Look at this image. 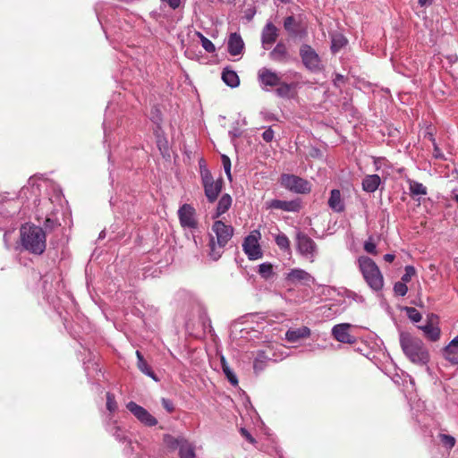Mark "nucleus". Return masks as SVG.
<instances>
[{
	"instance_id": "obj_1",
	"label": "nucleus",
	"mask_w": 458,
	"mask_h": 458,
	"mask_svg": "<svg viewBox=\"0 0 458 458\" xmlns=\"http://www.w3.org/2000/svg\"><path fill=\"white\" fill-rule=\"evenodd\" d=\"M400 345L411 363L420 367L428 365L430 355L428 348L420 338L409 333L402 332L400 334Z\"/></svg>"
},
{
	"instance_id": "obj_2",
	"label": "nucleus",
	"mask_w": 458,
	"mask_h": 458,
	"mask_svg": "<svg viewBox=\"0 0 458 458\" xmlns=\"http://www.w3.org/2000/svg\"><path fill=\"white\" fill-rule=\"evenodd\" d=\"M212 233L208 242V256L214 261L218 260L224 253V249L233 235V228L221 220H216L212 225Z\"/></svg>"
},
{
	"instance_id": "obj_3",
	"label": "nucleus",
	"mask_w": 458,
	"mask_h": 458,
	"mask_svg": "<svg viewBox=\"0 0 458 458\" xmlns=\"http://www.w3.org/2000/svg\"><path fill=\"white\" fill-rule=\"evenodd\" d=\"M21 241L28 251L40 255L46 250V233L44 230L34 225H25L21 228Z\"/></svg>"
},
{
	"instance_id": "obj_4",
	"label": "nucleus",
	"mask_w": 458,
	"mask_h": 458,
	"mask_svg": "<svg viewBox=\"0 0 458 458\" xmlns=\"http://www.w3.org/2000/svg\"><path fill=\"white\" fill-rule=\"evenodd\" d=\"M360 271L368 285L376 292L384 286V277L377 264L369 257L361 256L358 259Z\"/></svg>"
},
{
	"instance_id": "obj_5",
	"label": "nucleus",
	"mask_w": 458,
	"mask_h": 458,
	"mask_svg": "<svg viewBox=\"0 0 458 458\" xmlns=\"http://www.w3.org/2000/svg\"><path fill=\"white\" fill-rule=\"evenodd\" d=\"M164 444L170 451L178 450L180 458H196L195 445L183 436L164 435Z\"/></svg>"
},
{
	"instance_id": "obj_6",
	"label": "nucleus",
	"mask_w": 458,
	"mask_h": 458,
	"mask_svg": "<svg viewBox=\"0 0 458 458\" xmlns=\"http://www.w3.org/2000/svg\"><path fill=\"white\" fill-rule=\"evenodd\" d=\"M280 183L286 190L297 194H307L311 191V184L309 181L294 174H282Z\"/></svg>"
},
{
	"instance_id": "obj_7",
	"label": "nucleus",
	"mask_w": 458,
	"mask_h": 458,
	"mask_svg": "<svg viewBox=\"0 0 458 458\" xmlns=\"http://www.w3.org/2000/svg\"><path fill=\"white\" fill-rule=\"evenodd\" d=\"M201 182L208 200L211 203L215 202L222 191L223 179L214 180L210 171L204 170L202 172Z\"/></svg>"
},
{
	"instance_id": "obj_8",
	"label": "nucleus",
	"mask_w": 458,
	"mask_h": 458,
	"mask_svg": "<svg viewBox=\"0 0 458 458\" xmlns=\"http://www.w3.org/2000/svg\"><path fill=\"white\" fill-rule=\"evenodd\" d=\"M260 237L259 231L254 230L243 241L242 249L250 260H256L263 256L259 245Z\"/></svg>"
},
{
	"instance_id": "obj_9",
	"label": "nucleus",
	"mask_w": 458,
	"mask_h": 458,
	"mask_svg": "<svg viewBox=\"0 0 458 458\" xmlns=\"http://www.w3.org/2000/svg\"><path fill=\"white\" fill-rule=\"evenodd\" d=\"M300 56L303 65L310 72H318L322 68L318 54L310 45L303 44L300 48Z\"/></svg>"
},
{
	"instance_id": "obj_10",
	"label": "nucleus",
	"mask_w": 458,
	"mask_h": 458,
	"mask_svg": "<svg viewBox=\"0 0 458 458\" xmlns=\"http://www.w3.org/2000/svg\"><path fill=\"white\" fill-rule=\"evenodd\" d=\"M297 249L301 255L310 262L315 260L318 254L317 244L308 235L301 233L297 234Z\"/></svg>"
},
{
	"instance_id": "obj_11",
	"label": "nucleus",
	"mask_w": 458,
	"mask_h": 458,
	"mask_svg": "<svg viewBox=\"0 0 458 458\" xmlns=\"http://www.w3.org/2000/svg\"><path fill=\"white\" fill-rule=\"evenodd\" d=\"M126 408L143 425L153 427L157 424V420L152 416L144 407L137 404L135 402H129L126 404Z\"/></svg>"
},
{
	"instance_id": "obj_12",
	"label": "nucleus",
	"mask_w": 458,
	"mask_h": 458,
	"mask_svg": "<svg viewBox=\"0 0 458 458\" xmlns=\"http://www.w3.org/2000/svg\"><path fill=\"white\" fill-rule=\"evenodd\" d=\"M178 217L183 228L195 229L198 226L195 208L190 204H183L178 210Z\"/></svg>"
},
{
	"instance_id": "obj_13",
	"label": "nucleus",
	"mask_w": 458,
	"mask_h": 458,
	"mask_svg": "<svg viewBox=\"0 0 458 458\" xmlns=\"http://www.w3.org/2000/svg\"><path fill=\"white\" fill-rule=\"evenodd\" d=\"M352 326L347 323L338 324L333 327L332 335L335 339L344 344H354L356 337L349 333V329Z\"/></svg>"
},
{
	"instance_id": "obj_14",
	"label": "nucleus",
	"mask_w": 458,
	"mask_h": 458,
	"mask_svg": "<svg viewBox=\"0 0 458 458\" xmlns=\"http://www.w3.org/2000/svg\"><path fill=\"white\" fill-rule=\"evenodd\" d=\"M267 208L280 209L286 212H298L301 209V202L295 200L271 199L266 202Z\"/></svg>"
},
{
	"instance_id": "obj_15",
	"label": "nucleus",
	"mask_w": 458,
	"mask_h": 458,
	"mask_svg": "<svg viewBox=\"0 0 458 458\" xmlns=\"http://www.w3.org/2000/svg\"><path fill=\"white\" fill-rule=\"evenodd\" d=\"M286 280L291 284H302L304 285H310L314 283V277L307 271L301 268H293L289 271L286 276Z\"/></svg>"
},
{
	"instance_id": "obj_16",
	"label": "nucleus",
	"mask_w": 458,
	"mask_h": 458,
	"mask_svg": "<svg viewBox=\"0 0 458 458\" xmlns=\"http://www.w3.org/2000/svg\"><path fill=\"white\" fill-rule=\"evenodd\" d=\"M259 81L265 87H275L280 84V76L267 68H262L259 71Z\"/></svg>"
},
{
	"instance_id": "obj_17",
	"label": "nucleus",
	"mask_w": 458,
	"mask_h": 458,
	"mask_svg": "<svg viewBox=\"0 0 458 458\" xmlns=\"http://www.w3.org/2000/svg\"><path fill=\"white\" fill-rule=\"evenodd\" d=\"M442 355L451 364H458V335L443 349Z\"/></svg>"
},
{
	"instance_id": "obj_18",
	"label": "nucleus",
	"mask_w": 458,
	"mask_h": 458,
	"mask_svg": "<svg viewBox=\"0 0 458 458\" xmlns=\"http://www.w3.org/2000/svg\"><path fill=\"white\" fill-rule=\"evenodd\" d=\"M311 331L308 327H301L298 328H289L285 332V340L289 343H297L301 339L310 337Z\"/></svg>"
},
{
	"instance_id": "obj_19",
	"label": "nucleus",
	"mask_w": 458,
	"mask_h": 458,
	"mask_svg": "<svg viewBox=\"0 0 458 458\" xmlns=\"http://www.w3.org/2000/svg\"><path fill=\"white\" fill-rule=\"evenodd\" d=\"M277 37L278 33L276 27L272 22L267 23L261 34L263 47L267 49L268 45L276 42Z\"/></svg>"
},
{
	"instance_id": "obj_20",
	"label": "nucleus",
	"mask_w": 458,
	"mask_h": 458,
	"mask_svg": "<svg viewBox=\"0 0 458 458\" xmlns=\"http://www.w3.org/2000/svg\"><path fill=\"white\" fill-rule=\"evenodd\" d=\"M244 42L238 33H232L227 42V50L231 55H238L242 53Z\"/></svg>"
},
{
	"instance_id": "obj_21",
	"label": "nucleus",
	"mask_w": 458,
	"mask_h": 458,
	"mask_svg": "<svg viewBox=\"0 0 458 458\" xmlns=\"http://www.w3.org/2000/svg\"><path fill=\"white\" fill-rule=\"evenodd\" d=\"M433 317L434 315H431V318ZM418 327L423 332L425 337L431 342H437L440 338L441 330L437 326L433 324L432 318L425 325L419 326Z\"/></svg>"
},
{
	"instance_id": "obj_22",
	"label": "nucleus",
	"mask_w": 458,
	"mask_h": 458,
	"mask_svg": "<svg viewBox=\"0 0 458 458\" xmlns=\"http://www.w3.org/2000/svg\"><path fill=\"white\" fill-rule=\"evenodd\" d=\"M328 206L337 213L343 212L344 210V203L342 199L341 192L339 190L334 189L331 191L328 199Z\"/></svg>"
},
{
	"instance_id": "obj_23",
	"label": "nucleus",
	"mask_w": 458,
	"mask_h": 458,
	"mask_svg": "<svg viewBox=\"0 0 458 458\" xmlns=\"http://www.w3.org/2000/svg\"><path fill=\"white\" fill-rule=\"evenodd\" d=\"M114 12V9L112 7H110V6H108L106 8V13H106V11H104L102 9V5L101 4H98L96 7V13H97L98 21L101 24V26L103 27L105 31H106V26L107 24H109V23H112L113 13Z\"/></svg>"
},
{
	"instance_id": "obj_24",
	"label": "nucleus",
	"mask_w": 458,
	"mask_h": 458,
	"mask_svg": "<svg viewBox=\"0 0 458 458\" xmlns=\"http://www.w3.org/2000/svg\"><path fill=\"white\" fill-rule=\"evenodd\" d=\"M136 356H137L138 369L146 376L151 377L155 381H158V378L157 377L156 374L151 369L150 366L145 360L142 353L140 351H136Z\"/></svg>"
},
{
	"instance_id": "obj_25",
	"label": "nucleus",
	"mask_w": 458,
	"mask_h": 458,
	"mask_svg": "<svg viewBox=\"0 0 458 458\" xmlns=\"http://www.w3.org/2000/svg\"><path fill=\"white\" fill-rule=\"evenodd\" d=\"M381 179L377 174L367 175L362 181V189L366 192H374L377 190Z\"/></svg>"
},
{
	"instance_id": "obj_26",
	"label": "nucleus",
	"mask_w": 458,
	"mask_h": 458,
	"mask_svg": "<svg viewBox=\"0 0 458 458\" xmlns=\"http://www.w3.org/2000/svg\"><path fill=\"white\" fill-rule=\"evenodd\" d=\"M222 80L231 88H236L240 84V79L236 72L228 67L224 68L222 72Z\"/></svg>"
},
{
	"instance_id": "obj_27",
	"label": "nucleus",
	"mask_w": 458,
	"mask_h": 458,
	"mask_svg": "<svg viewBox=\"0 0 458 458\" xmlns=\"http://www.w3.org/2000/svg\"><path fill=\"white\" fill-rule=\"evenodd\" d=\"M232 198L229 194L225 193L222 195L220 198L215 215L213 216V218H217L223 214H225L231 207L232 205Z\"/></svg>"
},
{
	"instance_id": "obj_28",
	"label": "nucleus",
	"mask_w": 458,
	"mask_h": 458,
	"mask_svg": "<svg viewBox=\"0 0 458 458\" xmlns=\"http://www.w3.org/2000/svg\"><path fill=\"white\" fill-rule=\"evenodd\" d=\"M269 56L274 61H284L288 56L286 46L283 42L277 43L274 49L269 53Z\"/></svg>"
},
{
	"instance_id": "obj_29",
	"label": "nucleus",
	"mask_w": 458,
	"mask_h": 458,
	"mask_svg": "<svg viewBox=\"0 0 458 458\" xmlns=\"http://www.w3.org/2000/svg\"><path fill=\"white\" fill-rule=\"evenodd\" d=\"M270 358L266 354L264 351H259L253 362V369L256 373H259L267 366V362Z\"/></svg>"
},
{
	"instance_id": "obj_30",
	"label": "nucleus",
	"mask_w": 458,
	"mask_h": 458,
	"mask_svg": "<svg viewBox=\"0 0 458 458\" xmlns=\"http://www.w3.org/2000/svg\"><path fill=\"white\" fill-rule=\"evenodd\" d=\"M347 44L345 37L340 33L332 35L331 37V50L333 53L338 52Z\"/></svg>"
},
{
	"instance_id": "obj_31",
	"label": "nucleus",
	"mask_w": 458,
	"mask_h": 458,
	"mask_svg": "<svg viewBox=\"0 0 458 458\" xmlns=\"http://www.w3.org/2000/svg\"><path fill=\"white\" fill-rule=\"evenodd\" d=\"M300 23L296 21L293 16H288L284 19V28L291 35L296 36L299 31Z\"/></svg>"
},
{
	"instance_id": "obj_32",
	"label": "nucleus",
	"mask_w": 458,
	"mask_h": 458,
	"mask_svg": "<svg viewBox=\"0 0 458 458\" xmlns=\"http://www.w3.org/2000/svg\"><path fill=\"white\" fill-rule=\"evenodd\" d=\"M258 273L265 280L271 279L275 275L273 265L268 262L260 264L258 268Z\"/></svg>"
},
{
	"instance_id": "obj_33",
	"label": "nucleus",
	"mask_w": 458,
	"mask_h": 458,
	"mask_svg": "<svg viewBox=\"0 0 458 458\" xmlns=\"http://www.w3.org/2000/svg\"><path fill=\"white\" fill-rule=\"evenodd\" d=\"M409 190H410L411 195H412V196L427 195V193H428L426 186H424L422 183L413 181V180L409 181Z\"/></svg>"
},
{
	"instance_id": "obj_34",
	"label": "nucleus",
	"mask_w": 458,
	"mask_h": 458,
	"mask_svg": "<svg viewBox=\"0 0 458 458\" xmlns=\"http://www.w3.org/2000/svg\"><path fill=\"white\" fill-rule=\"evenodd\" d=\"M278 88L276 89V94L281 98H290L292 97V92L295 87L293 83H286V82H281L277 85Z\"/></svg>"
},
{
	"instance_id": "obj_35",
	"label": "nucleus",
	"mask_w": 458,
	"mask_h": 458,
	"mask_svg": "<svg viewBox=\"0 0 458 458\" xmlns=\"http://www.w3.org/2000/svg\"><path fill=\"white\" fill-rule=\"evenodd\" d=\"M221 364H222V369H223V371L226 377V378L228 379V381L233 385V386H236L238 384V379H237V377L235 376V374L232 371V369H230V367L228 366V364L226 363L225 361V359L224 357L221 358Z\"/></svg>"
},
{
	"instance_id": "obj_36",
	"label": "nucleus",
	"mask_w": 458,
	"mask_h": 458,
	"mask_svg": "<svg viewBox=\"0 0 458 458\" xmlns=\"http://www.w3.org/2000/svg\"><path fill=\"white\" fill-rule=\"evenodd\" d=\"M276 245L283 250H290V241L284 233H278L275 238Z\"/></svg>"
},
{
	"instance_id": "obj_37",
	"label": "nucleus",
	"mask_w": 458,
	"mask_h": 458,
	"mask_svg": "<svg viewBox=\"0 0 458 458\" xmlns=\"http://www.w3.org/2000/svg\"><path fill=\"white\" fill-rule=\"evenodd\" d=\"M404 310L411 321L417 323L421 320V314L417 309L413 307H405Z\"/></svg>"
},
{
	"instance_id": "obj_38",
	"label": "nucleus",
	"mask_w": 458,
	"mask_h": 458,
	"mask_svg": "<svg viewBox=\"0 0 458 458\" xmlns=\"http://www.w3.org/2000/svg\"><path fill=\"white\" fill-rule=\"evenodd\" d=\"M416 275V269L413 266H406L404 268V274L401 277L402 283L408 284L411 278Z\"/></svg>"
},
{
	"instance_id": "obj_39",
	"label": "nucleus",
	"mask_w": 458,
	"mask_h": 458,
	"mask_svg": "<svg viewBox=\"0 0 458 458\" xmlns=\"http://www.w3.org/2000/svg\"><path fill=\"white\" fill-rule=\"evenodd\" d=\"M439 439L446 449H452L455 445V438L446 434H439Z\"/></svg>"
},
{
	"instance_id": "obj_40",
	"label": "nucleus",
	"mask_w": 458,
	"mask_h": 458,
	"mask_svg": "<svg viewBox=\"0 0 458 458\" xmlns=\"http://www.w3.org/2000/svg\"><path fill=\"white\" fill-rule=\"evenodd\" d=\"M200 40H201V46L202 47L208 52V53H214L216 51L215 45L205 36H203L201 33H198Z\"/></svg>"
},
{
	"instance_id": "obj_41",
	"label": "nucleus",
	"mask_w": 458,
	"mask_h": 458,
	"mask_svg": "<svg viewBox=\"0 0 458 458\" xmlns=\"http://www.w3.org/2000/svg\"><path fill=\"white\" fill-rule=\"evenodd\" d=\"M394 294L397 296H405L408 292V287L406 284L402 282H396L394 285Z\"/></svg>"
},
{
	"instance_id": "obj_42",
	"label": "nucleus",
	"mask_w": 458,
	"mask_h": 458,
	"mask_svg": "<svg viewBox=\"0 0 458 458\" xmlns=\"http://www.w3.org/2000/svg\"><path fill=\"white\" fill-rule=\"evenodd\" d=\"M106 409L110 412H114L117 409V403L115 401L114 395L111 393H106Z\"/></svg>"
},
{
	"instance_id": "obj_43",
	"label": "nucleus",
	"mask_w": 458,
	"mask_h": 458,
	"mask_svg": "<svg viewBox=\"0 0 458 458\" xmlns=\"http://www.w3.org/2000/svg\"><path fill=\"white\" fill-rule=\"evenodd\" d=\"M222 164L225 169V172L228 177L229 180L232 179L231 175V160L226 155H222L221 157Z\"/></svg>"
},
{
	"instance_id": "obj_44",
	"label": "nucleus",
	"mask_w": 458,
	"mask_h": 458,
	"mask_svg": "<svg viewBox=\"0 0 458 458\" xmlns=\"http://www.w3.org/2000/svg\"><path fill=\"white\" fill-rule=\"evenodd\" d=\"M364 250L368 253L377 254V246L372 242L371 237L368 241L365 242V243H364Z\"/></svg>"
},
{
	"instance_id": "obj_45",
	"label": "nucleus",
	"mask_w": 458,
	"mask_h": 458,
	"mask_svg": "<svg viewBox=\"0 0 458 458\" xmlns=\"http://www.w3.org/2000/svg\"><path fill=\"white\" fill-rule=\"evenodd\" d=\"M113 436L120 442L126 440L125 432L119 427H114Z\"/></svg>"
},
{
	"instance_id": "obj_46",
	"label": "nucleus",
	"mask_w": 458,
	"mask_h": 458,
	"mask_svg": "<svg viewBox=\"0 0 458 458\" xmlns=\"http://www.w3.org/2000/svg\"><path fill=\"white\" fill-rule=\"evenodd\" d=\"M275 132L271 127L267 128L262 133V139L266 142H271L274 139Z\"/></svg>"
},
{
	"instance_id": "obj_47",
	"label": "nucleus",
	"mask_w": 458,
	"mask_h": 458,
	"mask_svg": "<svg viewBox=\"0 0 458 458\" xmlns=\"http://www.w3.org/2000/svg\"><path fill=\"white\" fill-rule=\"evenodd\" d=\"M434 150H433V157L437 159H442L444 158V154L441 151V149L438 148L437 144L436 143L435 139H432Z\"/></svg>"
},
{
	"instance_id": "obj_48",
	"label": "nucleus",
	"mask_w": 458,
	"mask_h": 458,
	"mask_svg": "<svg viewBox=\"0 0 458 458\" xmlns=\"http://www.w3.org/2000/svg\"><path fill=\"white\" fill-rule=\"evenodd\" d=\"M162 3L166 4L170 8L175 10L181 4V0H160Z\"/></svg>"
},
{
	"instance_id": "obj_49",
	"label": "nucleus",
	"mask_w": 458,
	"mask_h": 458,
	"mask_svg": "<svg viewBox=\"0 0 458 458\" xmlns=\"http://www.w3.org/2000/svg\"><path fill=\"white\" fill-rule=\"evenodd\" d=\"M162 405L168 412H172L174 411V404L168 399L162 398Z\"/></svg>"
},
{
	"instance_id": "obj_50",
	"label": "nucleus",
	"mask_w": 458,
	"mask_h": 458,
	"mask_svg": "<svg viewBox=\"0 0 458 458\" xmlns=\"http://www.w3.org/2000/svg\"><path fill=\"white\" fill-rule=\"evenodd\" d=\"M103 127H104V134H105V141H108L109 139H110V127L108 126L107 124V120L105 119L104 123H103Z\"/></svg>"
},
{
	"instance_id": "obj_51",
	"label": "nucleus",
	"mask_w": 458,
	"mask_h": 458,
	"mask_svg": "<svg viewBox=\"0 0 458 458\" xmlns=\"http://www.w3.org/2000/svg\"><path fill=\"white\" fill-rule=\"evenodd\" d=\"M241 433H242V436L246 438V440H248L250 443H254L255 442V439L251 437V435L249 433L248 430H246L245 428H241Z\"/></svg>"
},
{
	"instance_id": "obj_52",
	"label": "nucleus",
	"mask_w": 458,
	"mask_h": 458,
	"mask_svg": "<svg viewBox=\"0 0 458 458\" xmlns=\"http://www.w3.org/2000/svg\"><path fill=\"white\" fill-rule=\"evenodd\" d=\"M199 170H200V177L202 178V172L204 170H208V169L206 166V162L204 159H200L199 162Z\"/></svg>"
},
{
	"instance_id": "obj_53",
	"label": "nucleus",
	"mask_w": 458,
	"mask_h": 458,
	"mask_svg": "<svg viewBox=\"0 0 458 458\" xmlns=\"http://www.w3.org/2000/svg\"><path fill=\"white\" fill-rule=\"evenodd\" d=\"M394 258H395V256L391 253H387V254L384 255V260L388 263L393 262L394 260Z\"/></svg>"
},
{
	"instance_id": "obj_54",
	"label": "nucleus",
	"mask_w": 458,
	"mask_h": 458,
	"mask_svg": "<svg viewBox=\"0 0 458 458\" xmlns=\"http://www.w3.org/2000/svg\"><path fill=\"white\" fill-rule=\"evenodd\" d=\"M433 3V0H418V4L423 7L427 5H431Z\"/></svg>"
},
{
	"instance_id": "obj_55",
	"label": "nucleus",
	"mask_w": 458,
	"mask_h": 458,
	"mask_svg": "<svg viewBox=\"0 0 458 458\" xmlns=\"http://www.w3.org/2000/svg\"><path fill=\"white\" fill-rule=\"evenodd\" d=\"M157 145H158L160 150H162L163 148H167V142L165 140L163 143V141L161 140H158Z\"/></svg>"
},
{
	"instance_id": "obj_56",
	"label": "nucleus",
	"mask_w": 458,
	"mask_h": 458,
	"mask_svg": "<svg viewBox=\"0 0 458 458\" xmlns=\"http://www.w3.org/2000/svg\"><path fill=\"white\" fill-rule=\"evenodd\" d=\"M230 134L233 136V138H236L241 135V132L238 130H235L233 131H230Z\"/></svg>"
},
{
	"instance_id": "obj_57",
	"label": "nucleus",
	"mask_w": 458,
	"mask_h": 458,
	"mask_svg": "<svg viewBox=\"0 0 458 458\" xmlns=\"http://www.w3.org/2000/svg\"><path fill=\"white\" fill-rule=\"evenodd\" d=\"M343 80H344V76L343 75H340V74L336 75V81H343Z\"/></svg>"
},
{
	"instance_id": "obj_58",
	"label": "nucleus",
	"mask_w": 458,
	"mask_h": 458,
	"mask_svg": "<svg viewBox=\"0 0 458 458\" xmlns=\"http://www.w3.org/2000/svg\"><path fill=\"white\" fill-rule=\"evenodd\" d=\"M281 3L283 4H288L290 3L292 0H279Z\"/></svg>"
},
{
	"instance_id": "obj_59",
	"label": "nucleus",
	"mask_w": 458,
	"mask_h": 458,
	"mask_svg": "<svg viewBox=\"0 0 458 458\" xmlns=\"http://www.w3.org/2000/svg\"><path fill=\"white\" fill-rule=\"evenodd\" d=\"M454 199L458 203V194L454 197Z\"/></svg>"
}]
</instances>
